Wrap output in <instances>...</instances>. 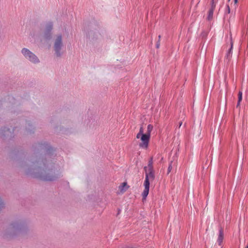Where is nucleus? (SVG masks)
<instances>
[{
	"mask_svg": "<svg viewBox=\"0 0 248 248\" xmlns=\"http://www.w3.org/2000/svg\"><path fill=\"white\" fill-rule=\"evenodd\" d=\"M142 134H140V133H138L137 135V136H136V138L137 139H140V138L141 139V137L142 136Z\"/></svg>",
	"mask_w": 248,
	"mask_h": 248,
	"instance_id": "aec40b11",
	"label": "nucleus"
},
{
	"mask_svg": "<svg viewBox=\"0 0 248 248\" xmlns=\"http://www.w3.org/2000/svg\"><path fill=\"white\" fill-rule=\"evenodd\" d=\"M224 238V232L223 229L222 228L220 227L219 230V233L218 235V238L217 240V243L219 245H221L222 243L223 240Z\"/></svg>",
	"mask_w": 248,
	"mask_h": 248,
	"instance_id": "0eeeda50",
	"label": "nucleus"
},
{
	"mask_svg": "<svg viewBox=\"0 0 248 248\" xmlns=\"http://www.w3.org/2000/svg\"><path fill=\"white\" fill-rule=\"evenodd\" d=\"M53 23L52 22H48L45 25V30L44 31H51L53 29Z\"/></svg>",
	"mask_w": 248,
	"mask_h": 248,
	"instance_id": "6e6552de",
	"label": "nucleus"
},
{
	"mask_svg": "<svg viewBox=\"0 0 248 248\" xmlns=\"http://www.w3.org/2000/svg\"><path fill=\"white\" fill-rule=\"evenodd\" d=\"M182 122H180L179 127H180V126H181V125H182Z\"/></svg>",
	"mask_w": 248,
	"mask_h": 248,
	"instance_id": "393cba45",
	"label": "nucleus"
},
{
	"mask_svg": "<svg viewBox=\"0 0 248 248\" xmlns=\"http://www.w3.org/2000/svg\"><path fill=\"white\" fill-rule=\"evenodd\" d=\"M232 43L231 48L229 49V50H228V51L227 53V55H226L227 59H229L231 58V57L232 56Z\"/></svg>",
	"mask_w": 248,
	"mask_h": 248,
	"instance_id": "ddd939ff",
	"label": "nucleus"
},
{
	"mask_svg": "<svg viewBox=\"0 0 248 248\" xmlns=\"http://www.w3.org/2000/svg\"><path fill=\"white\" fill-rule=\"evenodd\" d=\"M143 132H144V131H143V127H142V126H141V127H140V129L139 133H140V134H142L143 135V134H144L143 133Z\"/></svg>",
	"mask_w": 248,
	"mask_h": 248,
	"instance_id": "a211bd4d",
	"label": "nucleus"
},
{
	"mask_svg": "<svg viewBox=\"0 0 248 248\" xmlns=\"http://www.w3.org/2000/svg\"><path fill=\"white\" fill-rule=\"evenodd\" d=\"M153 129V126L152 124H148L147 126V131L145 134L149 135L150 137L151 132Z\"/></svg>",
	"mask_w": 248,
	"mask_h": 248,
	"instance_id": "9b49d317",
	"label": "nucleus"
},
{
	"mask_svg": "<svg viewBox=\"0 0 248 248\" xmlns=\"http://www.w3.org/2000/svg\"><path fill=\"white\" fill-rule=\"evenodd\" d=\"M144 170L145 171V178L143 184L144 189L142 193L143 200L146 199L148 196L149 191L150 183L152 182L155 178L152 157L149 160L148 166L144 167Z\"/></svg>",
	"mask_w": 248,
	"mask_h": 248,
	"instance_id": "f03ea898",
	"label": "nucleus"
},
{
	"mask_svg": "<svg viewBox=\"0 0 248 248\" xmlns=\"http://www.w3.org/2000/svg\"><path fill=\"white\" fill-rule=\"evenodd\" d=\"M214 10L213 9H210L209 11L208 19V20H210L212 18L213 16Z\"/></svg>",
	"mask_w": 248,
	"mask_h": 248,
	"instance_id": "2eb2a0df",
	"label": "nucleus"
},
{
	"mask_svg": "<svg viewBox=\"0 0 248 248\" xmlns=\"http://www.w3.org/2000/svg\"><path fill=\"white\" fill-rule=\"evenodd\" d=\"M227 12H228V13H230V7H229V5H227Z\"/></svg>",
	"mask_w": 248,
	"mask_h": 248,
	"instance_id": "4be33fe9",
	"label": "nucleus"
},
{
	"mask_svg": "<svg viewBox=\"0 0 248 248\" xmlns=\"http://www.w3.org/2000/svg\"><path fill=\"white\" fill-rule=\"evenodd\" d=\"M150 137L148 135L143 134L141 137V142L140 143L139 146L140 147L146 149L148 146Z\"/></svg>",
	"mask_w": 248,
	"mask_h": 248,
	"instance_id": "423d86ee",
	"label": "nucleus"
},
{
	"mask_svg": "<svg viewBox=\"0 0 248 248\" xmlns=\"http://www.w3.org/2000/svg\"><path fill=\"white\" fill-rule=\"evenodd\" d=\"M21 53L24 59L31 63L36 64L40 62L38 57L28 48L26 47L22 48Z\"/></svg>",
	"mask_w": 248,
	"mask_h": 248,
	"instance_id": "20e7f679",
	"label": "nucleus"
},
{
	"mask_svg": "<svg viewBox=\"0 0 248 248\" xmlns=\"http://www.w3.org/2000/svg\"><path fill=\"white\" fill-rule=\"evenodd\" d=\"M230 0H228V1H230Z\"/></svg>",
	"mask_w": 248,
	"mask_h": 248,
	"instance_id": "a878e982",
	"label": "nucleus"
},
{
	"mask_svg": "<svg viewBox=\"0 0 248 248\" xmlns=\"http://www.w3.org/2000/svg\"><path fill=\"white\" fill-rule=\"evenodd\" d=\"M238 0H234V3L235 4H236L237 3Z\"/></svg>",
	"mask_w": 248,
	"mask_h": 248,
	"instance_id": "b1692460",
	"label": "nucleus"
},
{
	"mask_svg": "<svg viewBox=\"0 0 248 248\" xmlns=\"http://www.w3.org/2000/svg\"><path fill=\"white\" fill-rule=\"evenodd\" d=\"M64 45L62 41V37L61 34L56 35L53 39V48L55 54L57 57H60L63 54L62 51Z\"/></svg>",
	"mask_w": 248,
	"mask_h": 248,
	"instance_id": "7ed1b4c3",
	"label": "nucleus"
},
{
	"mask_svg": "<svg viewBox=\"0 0 248 248\" xmlns=\"http://www.w3.org/2000/svg\"><path fill=\"white\" fill-rule=\"evenodd\" d=\"M242 100V92L239 91L238 93V102L236 105V107L238 108L239 105L241 101Z\"/></svg>",
	"mask_w": 248,
	"mask_h": 248,
	"instance_id": "f8f14e48",
	"label": "nucleus"
},
{
	"mask_svg": "<svg viewBox=\"0 0 248 248\" xmlns=\"http://www.w3.org/2000/svg\"><path fill=\"white\" fill-rule=\"evenodd\" d=\"M9 130H10L9 129H7L6 131L4 130V133H4L3 135L5 136H6V135L8 136L9 135L8 133H11V132L9 131Z\"/></svg>",
	"mask_w": 248,
	"mask_h": 248,
	"instance_id": "f3484780",
	"label": "nucleus"
},
{
	"mask_svg": "<svg viewBox=\"0 0 248 248\" xmlns=\"http://www.w3.org/2000/svg\"><path fill=\"white\" fill-rule=\"evenodd\" d=\"M160 46V43L159 41H158L156 44V47L157 48H158Z\"/></svg>",
	"mask_w": 248,
	"mask_h": 248,
	"instance_id": "412c9836",
	"label": "nucleus"
},
{
	"mask_svg": "<svg viewBox=\"0 0 248 248\" xmlns=\"http://www.w3.org/2000/svg\"><path fill=\"white\" fill-rule=\"evenodd\" d=\"M160 38H161V35H159L158 36V41L159 42H160Z\"/></svg>",
	"mask_w": 248,
	"mask_h": 248,
	"instance_id": "5701e85b",
	"label": "nucleus"
},
{
	"mask_svg": "<svg viewBox=\"0 0 248 248\" xmlns=\"http://www.w3.org/2000/svg\"><path fill=\"white\" fill-rule=\"evenodd\" d=\"M215 8V4L214 3V0H212V5H211V7L210 9H213V10H214Z\"/></svg>",
	"mask_w": 248,
	"mask_h": 248,
	"instance_id": "6ab92c4d",
	"label": "nucleus"
},
{
	"mask_svg": "<svg viewBox=\"0 0 248 248\" xmlns=\"http://www.w3.org/2000/svg\"><path fill=\"white\" fill-rule=\"evenodd\" d=\"M175 164V163L173 162V161H171L170 163L168 169V173H169L171 171L173 166H174Z\"/></svg>",
	"mask_w": 248,
	"mask_h": 248,
	"instance_id": "4468645a",
	"label": "nucleus"
},
{
	"mask_svg": "<svg viewBox=\"0 0 248 248\" xmlns=\"http://www.w3.org/2000/svg\"><path fill=\"white\" fill-rule=\"evenodd\" d=\"M28 173L32 174L34 177L46 181H54L58 178L52 169H50L45 163L40 161L33 163V171L29 170Z\"/></svg>",
	"mask_w": 248,
	"mask_h": 248,
	"instance_id": "f257e3e1",
	"label": "nucleus"
},
{
	"mask_svg": "<svg viewBox=\"0 0 248 248\" xmlns=\"http://www.w3.org/2000/svg\"><path fill=\"white\" fill-rule=\"evenodd\" d=\"M126 186H127L126 183H123L122 184V185L119 186V189H120V191L122 193L125 191L127 188V187Z\"/></svg>",
	"mask_w": 248,
	"mask_h": 248,
	"instance_id": "9d476101",
	"label": "nucleus"
},
{
	"mask_svg": "<svg viewBox=\"0 0 248 248\" xmlns=\"http://www.w3.org/2000/svg\"><path fill=\"white\" fill-rule=\"evenodd\" d=\"M43 37L46 40H49L51 37V32L44 31Z\"/></svg>",
	"mask_w": 248,
	"mask_h": 248,
	"instance_id": "1a4fd4ad",
	"label": "nucleus"
},
{
	"mask_svg": "<svg viewBox=\"0 0 248 248\" xmlns=\"http://www.w3.org/2000/svg\"><path fill=\"white\" fill-rule=\"evenodd\" d=\"M24 227V225L21 221H15L10 224L9 230L11 233H15L22 230Z\"/></svg>",
	"mask_w": 248,
	"mask_h": 248,
	"instance_id": "39448f33",
	"label": "nucleus"
},
{
	"mask_svg": "<svg viewBox=\"0 0 248 248\" xmlns=\"http://www.w3.org/2000/svg\"><path fill=\"white\" fill-rule=\"evenodd\" d=\"M4 207V204L0 198V211Z\"/></svg>",
	"mask_w": 248,
	"mask_h": 248,
	"instance_id": "dca6fc26",
	"label": "nucleus"
}]
</instances>
